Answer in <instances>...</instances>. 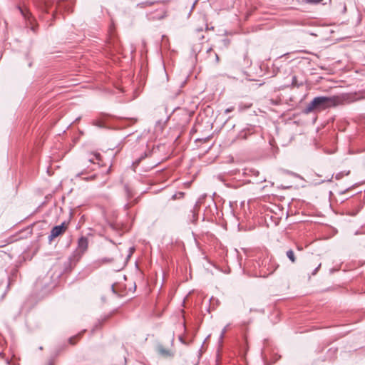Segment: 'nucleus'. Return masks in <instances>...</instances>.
<instances>
[{"mask_svg": "<svg viewBox=\"0 0 365 365\" xmlns=\"http://www.w3.org/2000/svg\"><path fill=\"white\" fill-rule=\"evenodd\" d=\"M215 56H216L217 61H218L219 58H218L217 54L215 53Z\"/></svg>", "mask_w": 365, "mask_h": 365, "instance_id": "nucleus-23", "label": "nucleus"}, {"mask_svg": "<svg viewBox=\"0 0 365 365\" xmlns=\"http://www.w3.org/2000/svg\"><path fill=\"white\" fill-rule=\"evenodd\" d=\"M247 132L245 130L240 132L237 136L238 139H247Z\"/></svg>", "mask_w": 365, "mask_h": 365, "instance_id": "nucleus-10", "label": "nucleus"}, {"mask_svg": "<svg viewBox=\"0 0 365 365\" xmlns=\"http://www.w3.org/2000/svg\"><path fill=\"white\" fill-rule=\"evenodd\" d=\"M78 336H74V337H71L69 339V342L71 344H75L76 342L74 341V339H76Z\"/></svg>", "mask_w": 365, "mask_h": 365, "instance_id": "nucleus-16", "label": "nucleus"}, {"mask_svg": "<svg viewBox=\"0 0 365 365\" xmlns=\"http://www.w3.org/2000/svg\"><path fill=\"white\" fill-rule=\"evenodd\" d=\"M88 246V241L87 237L82 236L78 240V249L81 250V252H84L87 250Z\"/></svg>", "mask_w": 365, "mask_h": 365, "instance_id": "nucleus-5", "label": "nucleus"}, {"mask_svg": "<svg viewBox=\"0 0 365 365\" xmlns=\"http://www.w3.org/2000/svg\"><path fill=\"white\" fill-rule=\"evenodd\" d=\"M251 106H252L251 103L246 104V105H243L242 103H240L238 105V110L240 111H243V110H245L246 109H248V108H251Z\"/></svg>", "mask_w": 365, "mask_h": 365, "instance_id": "nucleus-9", "label": "nucleus"}, {"mask_svg": "<svg viewBox=\"0 0 365 365\" xmlns=\"http://www.w3.org/2000/svg\"><path fill=\"white\" fill-rule=\"evenodd\" d=\"M36 286L37 288L41 287L42 286L41 282L40 280L37 281L36 284Z\"/></svg>", "mask_w": 365, "mask_h": 365, "instance_id": "nucleus-20", "label": "nucleus"}, {"mask_svg": "<svg viewBox=\"0 0 365 365\" xmlns=\"http://www.w3.org/2000/svg\"><path fill=\"white\" fill-rule=\"evenodd\" d=\"M96 178V174H93L87 178H83L86 180H93Z\"/></svg>", "mask_w": 365, "mask_h": 365, "instance_id": "nucleus-14", "label": "nucleus"}, {"mask_svg": "<svg viewBox=\"0 0 365 365\" xmlns=\"http://www.w3.org/2000/svg\"><path fill=\"white\" fill-rule=\"evenodd\" d=\"M136 202H137V201H136V200H133V201H132V202H130L127 203V204L125 205V208L126 210H128V209H129L130 207H132L135 203H136Z\"/></svg>", "mask_w": 365, "mask_h": 365, "instance_id": "nucleus-11", "label": "nucleus"}, {"mask_svg": "<svg viewBox=\"0 0 365 365\" xmlns=\"http://www.w3.org/2000/svg\"><path fill=\"white\" fill-rule=\"evenodd\" d=\"M306 1L308 2H311V3H319V2L322 1V0H306Z\"/></svg>", "mask_w": 365, "mask_h": 365, "instance_id": "nucleus-19", "label": "nucleus"}, {"mask_svg": "<svg viewBox=\"0 0 365 365\" xmlns=\"http://www.w3.org/2000/svg\"><path fill=\"white\" fill-rule=\"evenodd\" d=\"M106 116H103L102 119H96L93 120V124L99 128H104L106 126L104 118Z\"/></svg>", "mask_w": 365, "mask_h": 365, "instance_id": "nucleus-7", "label": "nucleus"}, {"mask_svg": "<svg viewBox=\"0 0 365 365\" xmlns=\"http://www.w3.org/2000/svg\"><path fill=\"white\" fill-rule=\"evenodd\" d=\"M68 229V223L66 222H62L60 225L53 227L48 235V240L51 242L56 237L63 235Z\"/></svg>", "mask_w": 365, "mask_h": 365, "instance_id": "nucleus-2", "label": "nucleus"}, {"mask_svg": "<svg viewBox=\"0 0 365 365\" xmlns=\"http://www.w3.org/2000/svg\"><path fill=\"white\" fill-rule=\"evenodd\" d=\"M227 331V327H225L222 331V333H221V338H223L225 334L226 333Z\"/></svg>", "mask_w": 365, "mask_h": 365, "instance_id": "nucleus-18", "label": "nucleus"}, {"mask_svg": "<svg viewBox=\"0 0 365 365\" xmlns=\"http://www.w3.org/2000/svg\"><path fill=\"white\" fill-rule=\"evenodd\" d=\"M88 161L93 164H97L99 166H102L103 165L102 156L97 152L91 153L88 158Z\"/></svg>", "mask_w": 365, "mask_h": 365, "instance_id": "nucleus-4", "label": "nucleus"}, {"mask_svg": "<svg viewBox=\"0 0 365 365\" xmlns=\"http://www.w3.org/2000/svg\"><path fill=\"white\" fill-rule=\"evenodd\" d=\"M235 110L234 107H230V108H227L226 110H225V113H230L232 111H233Z\"/></svg>", "mask_w": 365, "mask_h": 365, "instance_id": "nucleus-15", "label": "nucleus"}, {"mask_svg": "<svg viewBox=\"0 0 365 365\" xmlns=\"http://www.w3.org/2000/svg\"><path fill=\"white\" fill-rule=\"evenodd\" d=\"M133 251H134V248H130V254H129L128 257H130L133 254Z\"/></svg>", "mask_w": 365, "mask_h": 365, "instance_id": "nucleus-21", "label": "nucleus"}, {"mask_svg": "<svg viewBox=\"0 0 365 365\" xmlns=\"http://www.w3.org/2000/svg\"><path fill=\"white\" fill-rule=\"evenodd\" d=\"M179 340H180V342H182V344H187L186 343V341H185V339H184V338H183V336H179Z\"/></svg>", "mask_w": 365, "mask_h": 365, "instance_id": "nucleus-17", "label": "nucleus"}, {"mask_svg": "<svg viewBox=\"0 0 365 365\" xmlns=\"http://www.w3.org/2000/svg\"><path fill=\"white\" fill-rule=\"evenodd\" d=\"M125 190L126 191L128 197V198L132 197H133V194H132L131 191L130 190V189L128 188V186H125Z\"/></svg>", "mask_w": 365, "mask_h": 365, "instance_id": "nucleus-12", "label": "nucleus"}, {"mask_svg": "<svg viewBox=\"0 0 365 365\" xmlns=\"http://www.w3.org/2000/svg\"><path fill=\"white\" fill-rule=\"evenodd\" d=\"M286 255L287 257L290 259V261L292 263H294L296 262V257L292 250H289L288 251H287Z\"/></svg>", "mask_w": 365, "mask_h": 365, "instance_id": "nucleus-8", "label": "nucleus"}, {"mask_svg": "<svg viewBox=\"0 0 365 365\" xmlns=\"http://www.w3.org/2000/svg\"><path fill=\"white\" fill-rule=\"evenodd\" d=\"M292 85L293 86H294V87H295V86H297V87H298V86H299L297 85V76H294L292 77Z\"/></svg>", "mask_w": 365, "mask_h": 365, "instance_id": "nucleus-13", "label": "nucleus"}, {"mask_svg": "<svg viewBox=\"0 0 365 365\" xmlns=\"http://www.w3.org/2000/svg\"><path fill=\"white\" fill-rule=\"evenodd\" d=\"M46 365H53V362L51 360H50V361H48Z\"/></svg>", "mask_w": 365, "mask_h": 365, "instance_id": "nucleus-22", "label": "nucleus"}, {"mask_svg": "<svg viewBox=\"0 0 365 365\" xmlns=\"http://www.w3.org/2000/svg\"><path fill=\"white\" fill-rule=\"evenodd\" d=\"M352 101L351 95L347 93L332 96L315 97L304 108V113H310L314 110H324Z\"/></svg>", "mask_w": 365, "mask_h": 365, "instance_id": "nucleus-1", "label": "nucleus"}, {"mask_svg": "<svg viewBox=\"0 0 365 365\" xmlns=\"http://www.w3.org/2000/svg\"><path fill=\"white\" fill-rule=\"evenodd\" d=\"M198 210H199V206L196 204L190 210L189 218H190V222H192V223H195L197 221Z\"/></svg>", "mask_w": 365, "mask_h": 365, "instance_id": "nucleus-6", "label": "nucleus"}, {"mask_svg": "<svg viewBox=\"0 0 365 365\" xmlns=\"http://www.w3.org/2000/svg\"><path fill=\"white\" fill-rule=\"evenodd\" d=\"M158 354L165 358H170L174 356V351L170 349L164 347L163 345H158L157 347Z\"/></svg>", "mask_w": 365, "mask_h": 365, "instance_id": "nucleus-3", "label": "nucleus"}]
</instances>
